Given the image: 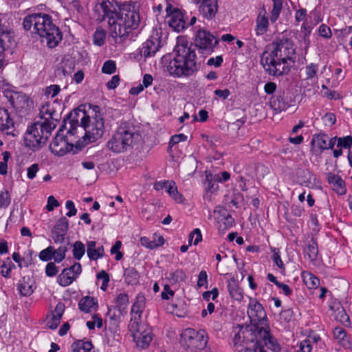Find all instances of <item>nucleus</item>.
I'll return each instance as SVG.
<instances>
[{"instance_id":"nucleus-1","label":"nucleus","mask_w":352,"mask_h":352,"mask_svg":"<svg viewBox=\"0 0 352 352\" xmlns=\"http://www.w3.org/2000/svg\"><path fill=\"white\" fill-rule=\"evenodd\" d=\"M96 21H107L113 36L121 41L132 40L140 23V5L129 1L118 3L116 0H102L95 6Z\"/></svg>"},{"instance_id":"nucleus-2","label":"nucleus","mask_w":352,"mask_h":352,"mask_svg":"<svg viewBox=\"0 0 352 352\" xmlns=\"http://www.w3.org/2000/svg\"><path fill=\"white\" fill-rule=\"evenodd\" d=\"M296 58V49L292 41L287 38H278L263 52L261 63L266 73L278 77L289 74Z\"/></svg>"},{"instance_id":"nucleus-3","label":"nucleus","mask_w":352,"mask_h":352,"mask_svg":"<svg viewBox=\"0 0 352 352\" xmlns=\"http://www.w3.org/2000/svg\"><path fill=\"white\" fill-rule=\"evenodd\" d=\"M162 60L167 72L175 78H188L195 75L199 69L195 47L186 40L177 41L174 56H164Z\"/></svg>"},{"instance_id":"nucleus-4","label":"nucleus","mask_w":352,"mask_h":352,"mask_svg":"<svg viewBox=\"0 0 352 352\" xmlns=\"http://www.w3.org/2000/svg\"><path fill=\"white\" fill-rule=\"evenodd\" d=\"M23 26L25 30H31L32 34L38 35L46 41L47 46L53 49L56 47L63 39V33L56 26L49 14L44 13H33L26 16L23 21Z\"/></svg>"},{"instance_id":"nucleus-5","label":"nucleus","mask_w":352,"mask_h":352,"mask_svg":"<svg viewBox=\"0 0 352 352\" xmlns=\"http://www.w3.org/2000/svg\"><path fill=\"white\" fill-rule=\"evenodd\" d=\"M140 133L130 121L121 120L118 126L107 142V148L115 153H124L140 140Z\"/></svg>"},{"instance_id":"nucleus-6","label":"nucleus","mask_w":352,"mask_h":352,"mask_svg":"<svg viewBox=\"0 0 352 352\" xmlns=\"http://www.w3.org/2000/svg\"><path fill=\"white\" fill-rule=\"evenodd\" d=\"M48 118H41V120L35 122L28 129L24 135L25 146L32 151H36L43 147L47 142L56 124L51 120L52 113L46 110Z\"/></svg>"},{"instance_id":"nucleus-7","label":"nucleus","mask_w":352,"mask_h":352,"mask_svg":"<svg viewBox=\"0 0 352 352\" xmlns=\"http://www.w3.org/2000/svg\"><path fill=\"white\" fill-rule=\"evenodd\" d=\"M99 107L94 108V115L91 117L84 116L81 118V134H84L76 142V148L81 149L89 143L94 142L101 138L104 133V118L99 111Z\"/></svg>"},{"instance_id":"nucleus-8","label":"nucleus","mask_w":352,"mask_h":352,"mask_svg":"<svg viewBox=\"0 0 352 352\" xmlns=\"http://www.w3.org/2000/svg\"><path fill=\"white\" fill-rule=\"evenodd\" d=\"M208 340V333L205 329L188 327L182 330L179 342L187 352H198L206 347Z\"/></svg>"},{"instance_id":"nucleus-9","label":"nucleus","mask_w":352,"mask_h":352,"mask_svg":"<svg viewBox=\"0 0 352 352\" xmlns=\"http://www.w3.org/2000/svg\"><path fill=\"white\" fill-rule=\"evenodd\" d=\"M258 325L252 324L245 326H237L233 330L234 336L231 340V345L234 352L239 351L250 342L256 339Z\"/></svg>"},{"instance_id":"nucleus-10","label":"nucleus","mask_w":352,"mask_h":352,"mask_svg":"<svg viewBox=\"0 0 352 352\" xmlns=\"http://www.w3.org/2000/svg\"><path fill=\"white\" fill-rule=\"evenodd\" d=\"M200 53L210 55L214 51V48L219 45V40L208 30L205 29H199L195 35L194 43Z\"/></svg>"},{"instance_id":"nucleus-11","label":"nucleus","mask_w":352,"mask_h":352,"mask_svg":"<svg viewBox=\"0 0 352 352\" xmlns=\"http://www.w3.org/2000/svg\"><path fill=\"white\" fill-rule=\"evenodd\" d=\"M63 126L65 125H61L49 146L54 155L60 157L69 153L75 146L73 143L74 139H69L68 136H65Z\"/></svg>"},{"instance_id":"nucleus-12","label":"nucleus","mask_w":352,"mask_h":352,"mask_svg":"<svg viewBox=\"0 0 352 352\" xmlns=\"http://www.w3.org/2000/svg\"><path fill=\"white\" fill-rule=\"evenodd\" d=\"M293 96L285 90H278L270 99V106L276 112L279 113L286 111L294 104Z\"/></svg>"},{"instance_id":"nucleus-13","label":"nucleus","mask_w":352,"mask_h":352,"mask_svg":"<svg viewBox=\"0 0 352 352\" xmlns=\"http://www.w3.org/2000/svg\"><path fill=\"white\" fill-rule=\"evenodd\" d=\"M166 16H169V26L175 31L179 32L188 28L187 21L185 20V14L179 8L174 7L170 3H167L166 8Z\"/></svg>"},{"instance_id":"nucleus-14","label":"nucleus","mask_w":352,"mask_h":352,"mask_svg":"<svg viewBox=\"0 0 352 352\" xmlns=\"http://www.w3.org/2000/svg\"><path fill=\"white\" fill-rule=\"evenodd\" d=\"M247 314L250 320V324L267 321V314L263 305L256 298L249 297V303L247 307Z\"/></svg>"},{"instance_id":"nucleus-15","label":"nucleus","mask_w":352,"mask_h":352,"mask_svg":"<svg viewBox=\"0 0 352 352\" xmlns=\"http://www.w3.org/2000/svg\"><path fill=\"white\" fill-rule=\"evenodd\" d=\"M197 6L198 14L204 20L214 19L219 10L218 0H192Z\"/></svg>"},{"instance_id":"nucleus-16","label":"nucleus","mask_w":352,"mask_h":352,"mask_svg":"<svg viewBox=\"0 0 352 352\" xmlns=\"http://www.w3.org/2000/svg\"><path fill=\"white\" fill-rule=\"evenodd\" d=\"M256 339L259 342V346H262L265 350V346L267 347L273 352H281V347L276 339L274 338L270 333V330L258 325V331Z\"/></svg>"},{"instance_id":"nucleus-17","label":"nucleus","mask_w":352,"mask_h":352,"mask_svg":"<svg viewBox=\"0 0 352 352\" xmlns=\"http://www.w3.org/2000/svg\"><path fill=\"white\" fill-rule=\"evenodd\" d=\"M2 92L10 107L16 110L23 109L28 104V98L23 92L16 91L10 88L3 89Z\"/></svg>"},{"instance_id":"nucleus-18","label":"nucleus","mask_w":352,"mask_h":352,"mask_svg":"<svg viewBox=\"0 0 352 352\" xmlns=\"http://www.w3.org/2000/svg\"><path fill=\"white\" fill-rule=\"evenodd\" d=\"M162 41L157 34L151 36L142 45L141 53L144 58L151 57L155 55L156 52L162 47Z\"/></svg>"},{"instance_id":"nucleus-19","label":"nucleus","mask_w":352,"mask_h":352,"mask_svg":"<svg viewBox=\"0 0 352 352\" xmlns=\"http://www.w3.org/2000/svg\"><path fill=\"white\" fill-rule=\"evenodd\" d=\"M131 332L138 347L144 349L149 345L152 340V331L146 324L138 328L137 331Z\"/></svg>"},{"instance_id":"nucleus-20","label":"nucleus","mask_w":352,"mask_h":352,"mask_svg":"<svg viewBox=\"0 0 352 352\" xmlns=\"http://www.w3.org/2000/svg\"><path fill=\"white\" fill-rule=\"evenodd\" d=\"M69 228V221L65 217H60L52 229V239L56 243H63Z\"/></svg>"},{"instance_id":"nucleus-21","label":"nucleus","mask_w":352,"mask_h":352,"mask_svg":"<svg viewBox=\"0 0 352 352\" xmlns=\"http://www.w3.org/2000/svg\"><path fill=\"white\" fill-rule=\"evenodd\" d=\"M304 243L303 254L305 257L311 262L316 261L319 253L317 239L312 234H310L304 241Z\"/></svg>"},{"instance_id":"nucleus-22","label":"nucleus","mask_w":352,"mask_h":352,"mask_svg":"<svg viewBox=\"0 0 352 352\" xmlns=\"http://www.w3.org/2000/svg\"><path fill=\"white\" fill-rule=\"evenodd\" d=\"M327 182L332 190L339 196L344 195L347 188L345 181L338 175L329 173L327 177Z\"/></svg>"},{"instance_id":"nucleus-23","label":"nucleus","mask_w":352,"mask_h":352,"mask_svg":"<svg viewBox=\"0 0 352 352\" xmlns=\"http://www.w3.org/2000/svg\"><path fill=\"white\" fill-rule=\"evenodd\" d=\"M217 214V220L219 224V229L228 230L235 224L234 219L229 214L228 210L223 208L219 210H215Z\"/></svg>"},{"instance_id":"nucleus-24","label":"nucleus","mask_w":352,"mask_h":352,"mask_svg":"<svg viewBox=\"0 0 352 352\" xmlns=\"http://www.w3.org/2000/svg\"><path fill=\"white\" fill-rule=\"evenodd\" d=\"M35 282L30 276H23L17 284V290L21 296H29L35 289Z\"/></svg>"},{"instance_id":"nucleus-25","label":"nucleus","mask_w":352,"mask_h":352,"mask_svg":"<svg viewBox=\"0 0 352 352\" xmlns=\"http://www.w3.org/2000/svg\"><path fill=\"white\" fill-rule=\"evenodd\" d=\"M14 129V122L8 110L0 107V131L9 135L12 133Z\"/></svg>"},{"instance_id":"nucleus-26","label":"nucleus","mask_w":352,"mask_h":352,"mask_svg":"<svg viewBox=\"0 0 352 352\" xmlns=\"http://www.w3.org/2000/svg\"><path fill=\"white\" fill-rule=\"evenodd\" d=\"M328 140L329 136L324 133L314 134L311 141V150L320 153L327 150Z\"/></svg>"},{"instance_id":"nucleus-27","label":"nucleus","mask_w":352,"mask_h":352,"mask_svg":"<svg viewBox=\"0 0 352 352\" xmlns=\"http://www.w3.org/2000/svg\"><path fill=\"white\" fill-rule=\"evenodd\" d=\"M269 25V18L266 15V10L263 8V14H262V12H260L256 19L255 34L257 36L265 34L268 30Z\"/></svg>"},{"instance_id":"nucleus-28","label":"nucleus","mask_w":352,"mask_h":352,"mask_svg":"<svg viewBox=\"0 0 352 352\" xmlns=\"http://www.w3.org/2000/svg\"><path fill=\"white\" fill-rule=\"evenodd\" d=\"M67 124H69V129L67 131V134L65 136H68L69 139H74V142L76 143L78 140H76L77 138H79L78 135V128L81 126V123L79 124L78 120L71 119L69 117H67V119L63 120V124L62 125H65L63 126V129H67ZM75 146L76 147V144H75Z\"/></svg>"},{"instance_id":"nucleus-29","label":"nucleus","mask_w":352,"mask_h":352,"mask_svg":"<svg viewBox=\"0 0 352 352\" xmlns=\"http://www.w3.org/2000/svg\"><path fill=\"white\" fill-rule=\"evenodd\" d=\"M98 307V300L95 297L87 296L82 297L78 302V308L85 313H89Z\"/></svg>"},{"instance_id":"nucleus-30","label":"nucleus","mask_w":352,"mask_h":352,"mask_svg":"<svg viewBox=\"0 0 352 352\" xmlns=\"http://www.w3.org/2000/svg\"><path fill=\"white\" fill-rule=\"evenodd\" d=\"M228 289L230 297L236 301H241L243 298L242 288L235 280H231L228 283Z\"/></svg>"},{"instance_id":"nucleus-31","label":"nucleus","mask_w":352,"mask_h":352,"mask_svg":"<svg viewBox=\"0 0 352 352\" xmlns=\"http://www.w3.org/2000/svg\"><path fill=\"white\" fill-rule=\"evenodd\" d=\"M302 279L309 289H315L320 285V279L313 273L308 271H302Z\"/></svg>"},{"instance_id":"nucleus-32","label":"nucleus","mask_w":352,"mask_h":352,"mask_svg":"<svg viewBox=\"0 0 352 352\" xmlns=\"http://www.w3.org/2000/svg\"><path fill=\"white\" fill-rule=\"evenodd\" d=\"M124 277L127 285H136L139 283L140 274L134 267L126 268L124 271Z\"/></svg>"},{"instance_id":"nucleus-33","label":"nucleus","mask_w":352,"mask_h":352,"mask_svg":"<svg viewBox=\"0 0 352 352\" xmlns=\"http://www.w3.org/2000/svg\"><path fill=\"white\" fill-rule=\"evenodd\" d=\"M72 352H90L93 348L91 341L77 340L72 346Z\"/></svg>"},{"instance_id":"nucleus-34","label":"nucleus","mask_w":352,"mask_h":352,"mask_svg":"<svg viewBox=\"0 0 352 352\" xmlns=\"http://www.w3.org/2000/svg\"><path fill=\"white\" fill-rule=\"evenodd\" d=\"M15 268L16 266L12 262L10 258L7 257L3 260L2 265L0 266V274L6 278H10L12 270Z\"/></svg>"},{"instance_id":"nucleus-35","label":"nucleus","mask_w":352,"mask_h":352,"mask_svg":"<svg viewBox=\"0 0 352 352\" xmlns=\"http://www.w3.org/2000/svg\"><path fill=\"white\" fill-rule=\"evenodd\" d=\"M167 278L168 281L173 285L185 281L187 278V276L182 269H177L170 272Z\"/></svg>"},{"instance_id":"nucleus-36","label":"nucleus","mask_w":352,"mask_h":352,"mask_svg":"<svg viewBox=\"0 0 352 352\" xmlns=\"http://www.w3.org/2000/svg\"><path fill=\"white\" fill-rule=\"evenodd\" d=\"M146 298L142 294H138L135 298V301L131 307V314H142L145 309Z\"/></svg>"},{"instance_id":"nucleus-37","label":"nucleus","mask_w":352,"mask_h":352,"mask_svg":"<svg viewBox=\"0 0 352 352\" xmlns=\"http://www.w3.org/2000/svg\"><path fill=\"white\" fill-rule=\"evenodd\" d=\"M107 32L101 27H98L93 34V43L97 46H102L106 40Z\"/></svg>"},{"instance_id":"nucleus-38","label":"nucleus","mask_w":352,"mask_h":352,"mask_svg":"<svg viewBox=\"0 0 352 352\" xmlns=\"http://www.w3.org/2000/svg\"><path fill=\"white\" fill-rule=\"evenodd\" d=\"M272 255L271 258L274 263L282 271H285V266L280 257V250L279 248L272 247L270 248Z\"/></svg>"},{"instance_id":"nucleus-39","label":"nucleus","mask_w":352,"mask_h":352,"mask_svg":"<svg viewBox=\"0 0 352 352\" xmlns=\"http://www.w3.org/2000/svg\"><path fill=\"white\" fill-rule=\"evenodd\" d=\"M85 246L80 241H76L73 245L72 254L75 259L79 261L85 253Z\"/></svg>"},{"instance_id":"nucleus-40","label":"nucleus","mask_w":352,"mask_h":352,"mask_svg":"<svg viewBox=\"0 0 352 352\" xmlns=\"http://www.w3.org/2000/svg\"><path fill=\"white\" fill-rule=\"evenodd\" d=\"M167 192L177 202L182 203L184 201L183 195L179 193L175 182L173 181L170 182L167 190Z\"/></svg>"},{"instance_id":"nucleus-41","label":"nucleus","mask_w":352,"mask_h":352,"mask_svg":"<svg viewBox=\"0 0 352 352\" xmlns=\"http://www.w3.org/2000/svg\"><path fill=\"white\" fill-rule=\"evenodd\" d=\"M318 67V65L314 63H311L307 65L305 67L306 80H313L317 78Z\"/></svg>"},{"instance_id":"nucleus-42","label":"nucleus","mask_w":352,"mask_h":352,"mask_svg":"<svg viewBox=\"0 0 352 352\" xmlns=\"http://www.w3.org/2000/svg\"><path fill=\"white\" fill-rule=\"evenodd\" d=\"M63 271L57 278L58 283L63 287L70 285L75 280L76 277L73 276L71 272H67V274L62 278Z\"/></svg>"},{"instance_id":"nucleus-43","label":"nucleus","mask_w":352,"mask_h":352,"mask_svg":"<svg viewBox=\"0 0 352 352\" xmlns=\"http://www.w3.org/2000/svg\"><path fill=\"white\" fill-rule=\"evenodd\" d=\"M131 318L130 322L129 324V329L130 331H137L138 328L144 325V324H142L140 321L142 318V314H131Z\"/></svg>"},{"instance_id":"nucleus-44","label":"nucleus","mask_w":352,"mask_h":352,"mask_svg":"<svg viewBox=\"0 0 352 352\" xmlns=\"http://www.w3.org/2000/svg\"><path fill=\"white\" fill-rule=\"evenodd\" d=\"M97 280H102V285L100 289L103 292H106L110 281L109 274L104 270H101L96 274Z\"/></svg>"},{"instance_id":"nucleus-45","label":"nucleus","mask_w":352,"mask_h":352,"mask_svg":"<svg viewBox=\"0 0 352 352\" xmlns=\"http://www.w3.org/2000/svg\"><path fill=\"white\" fill-rule=\"evenodd\" d=\"M104 248L102 245L98 246L96 249H93L91 251H89L87 253V256L91 261H96L102 258L104 256Z\"/></svg>"},{"instance_id":"nucleus-46","label":"nucleus","mask_w":352,"mask_h":352,"mask_svg":"<svg viewBox=\"0 0 352 352\" xmlns=\"http://www.w3.org/2000/svg\"><path fill=\"white\" fill-rule=\"evenodd\" d=\"M67 272H71L76 279L82 272L81 264L78 262H75L70 267L63 269L62 278L67 274Z\"/></svg>"},{"instance_id":"nucleus-47","label":"nucleus","mask_w":352,"mask_h":352,"mask_svg":"<svg viewBox=\"0 0 352 352\" xmlns=\"http://www.w3.org/2000/svg\"><path fill=\"white\" fill-rule=\"evenodd\" d=\"M67 250L68 249L66 245H61L58 247L56 250L54 249V254L53 256V258L55 262L59 263L61 261H63L65 258V255Z\"/></svg>"},{"instance_id":"nucleus-48","label":"nucleus","mask_w":352,"mask_h":352,"mask_svg":"<svg viewBox=\"0 0 352 352\" xmlns=\"http://www.w3.org/2000/svg\"><path fill=\"white\" fill-rule=\"evenodd\" d=\"M338 311L336 314V319L339 320L345 327L351 325L350 318L349 315L346 314L344 309L341 307V310L338 309Z\"/></svg>"},{"instance_id":"nucleus-49","label":"nucleus","mask_w":352,"mask_h":352,"mask_svg":"<svg viewBox=\"0 0 352 352\" xmlns=\"http://www.w3.org/2000/svg\"><path fill=\"white\" fill-rule=\"evenodd\" d=\"M54 254V247L48 246L47 248L40 252L38 257L42 261H49L53 258Z\"/></svg>"},{"instance_id":"nucleus-50","label":"nucleus","mask_w":352,"mask_h":352,"mask_svg":"<svg viewBox=\"0 0 352 352\" xmlns=\"http://www.w3.org/2000/svg\"><path fill=\"white\" fill-rule=\"evenodd\" d=\"M337 146L341 148L350 149L352 147V136L349 135L344 137H339Z\"/></svg>"},{"instance_id":"nucleus-51","label":"nucleus","mask_w":352,"mask_h":352,"mask_svg":"<svg viewBox=\"0 0 352 352\" xmlns=\"http://www.w3.org/2000/svg\"><path fill=\"white\" fill-rule=\"evenodd\" d=\"M102 72L105 74H112L116 72V63L113 60L105 61L102 67Z\"/></svg>"},{"instance_id":"nucleus-52","label":"nucleus","mask_w":352,"mask_h":352,"mask_svg":"<svg viewBox=\"0 0 352 352\" xmlns=\"http://www.w3.org/2000/svg\"><path fill=\"white\" fill-rule=\"evenodd\" d=\"M202 241V234L199 228L194 229L189 234L188 241H193V244L197 245Z\"/></svg>"},{"instance_id":"nucleus-53","label":"nucleus","mask_w":352,"mask_h":352,"mask_svg":"<svg viewBox=\"0 0 352 352\" xmlns=\"http://www.w3.org/2000/svg\"><path fill=\"white\" fill-rule=\"evenodd\" d=\"M298 349L296 352H311L313 346L309 339H305L297 343Z\"/></svg>"},{"instance_id":"nucleus-54","label":"nucleus","mask_w":352,"mask_h":352,"mask_svg":"<svg viewBox=\"0 0 352 352\" xmlns=\"http://www.w3.org/2000/svg\"><path fill=\"white\" fill-rule=\"evenodd\" d=\"M11 201L10 194L7 190L0 191V208H6Z\"/></svg>"},{"instance_id":"nucleus-55","label":"nucleus","mask_w":352,"mask_h":352,"mask_svg":"<svg viewBox=\"0 0 352 352\" xmlns=\"http://www.w3.org/2000/svg\"><path fill=\"white\" fill-rule=\"evenodd\" d=\"M187 140V135L184 133H179L172 135L168 142V150H170L173 146L181 142H185Z\"/></svg>"},{"instance_id":"nucleus-56","label":"nucleus","mask_w":352,"mask_h":352,"mask_svg":"<svg viewBox=\"0 0 352 352\" xmlns=\"http://www.w3.org/2000/svg\"><path fill=\"white\" fill-rule=\"evenodd\" d=\"M197 285L199 288L204 287L206 289L208 288V274L206 271L202 270L200 271L198 275V279L197 282Z\"/></svg>"},{"instance_id":"nucleus-57","label":"nucleus","mask_w":352,"mask_h":352,"mask_svg":"<svg viewBox=\"0 0 352 352\" xmlns=\"http://www.w3.org/2000/svg\"><path fill=\"white\" fill-rule=\"evenodd\" d=\"M322 120L323 124L327 126H332L336 122V116L335 113L328 112L326 113L322 117Z\"/></svg>"},{"instance_id":"nucleus-58","label":"nucleus","mask_w":352,"mask_h":352,"mask_svg":"<svg viewBox=\"0 0 352 352\" xmlns=\"http://www.w3.org/2000/svg\"><path fill=\"white\" fill-rule=\"evenodd\" d=\"M116 305L119 309L124 308L129 303V296L126 293L119 294L116 299Z\"/></svg>"},{"instance_id":"nucleus-59","label":"nucleus","mask_w":352,"mask_h":352,"mask_svg":"<svg viewBox=\"0 0 352 352\" xmlns=\"http://www.w3.org/2000/svg\"><path fill=\"white\" fill-rule=\"evenodd\" d=\"M219 292L217 287H214L210 291L204 292L202 294L203 299L206 301H210V299L215 300L219 296Z\"/></svg>"},{"instance_id":"nucleus-60","label":"nucleus","mask_w":352,"mask_h":352,"mask_svg":"<svg viewBox=\"0 0 352 352\" xmlns=\"http://www.w3.org/2000/svg\"><path fill=\"white\" fill-rule=\"evenodd\" d=\"M307 15V10L305 8H300L295 12L294 19L295 22L297 25L299 24L300 22L307 21L306 17Z\"/></svg>"},{"instance_id":"nucleus-61","label":"nucleus","mask_w":352,"mask_h":352,"mask_svg":"<svg viewBox=\"0 0 352 352\" xmlns=\"http://www.w3.org/2000/svg\"><path fill=\"white\" fill-rule=\"evenodd\" d=\"M283 8V5L273 4L272 10L271 11L270 21L274 23L279 18L280 14Z\"/></svg>"},{"instance_id":"nucleus-62","label":"nucleus","mask_w":352,"mask_h":352,"mask_svg":"<svg viewBox=\"0 0 352 352\" xmlns=\"http://www.w3.org/2000/svg\"><path fill=\"white\" fill-rule=\"evenodd\" d=\"M60 91V87L58 85H51L46 87L45 95L47 97L54 98L57 96Z\"/></svg>"},{"instance_id":"nucleus-63","label":"nucleus","mask_w":352,"mask_h":352,"mask_svg":"<svg viewBox=\"0 0 352 352\" xmlns=\"http://www.w3.org/2000/svg\"><path fill=\"white\" fill-rule=\"evenodd\" d=\"M230 179V173L228 171H223L213 175L214 182L219 183L226 182Z\"/></svg>"},{"instance_id":"nucleus-64","label":"nucleus","mask_w":352,"mask_h":352,"mask_svg":"<svg viewBox=\"0 0 352 352\" xmlns=\"http://www.w3.org/2000/svg\"><path fill=\"white\" fill-rule=\"evenodd\" d=\"M58 268L53 262L48 263L45 266V274L49 277H54L58 274Z\"/></svg>"}]
</instances>
